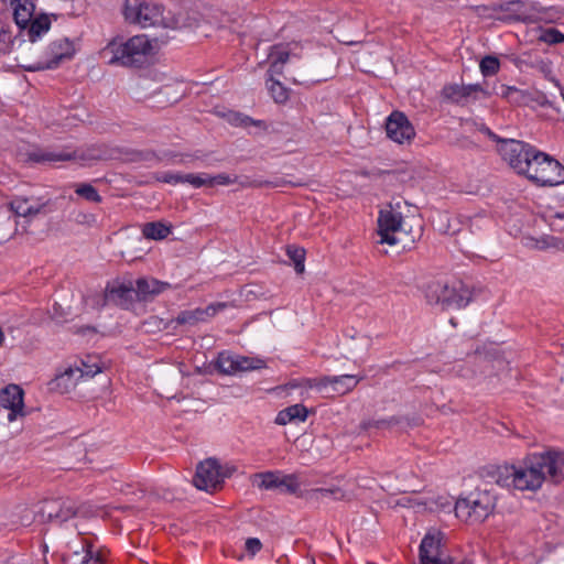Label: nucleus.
<instances>
[{
  "instance_id": "4c0bfd02",
  "label": "nucleus",
  "mask_w": 564,
  "mask_h": 564,
  "mask_svg": "<svg viewBox=\"0 0 564 564\" xmlns=\"http://www.w3.org/2000/svg\"><path fill=\"white\" fill-rule=\"evenodd\" d=\"M402 422V419L399 416H390L388 419H380V420H369L364 423L365 429H390L394 425H398Z\"/></svg>"
},
{
  "instance_id": "7c9ffc66",
  "label": "nucleus",
  "mask_w": 564,
  "mask_h": 564,
  "mask_svg": "<svg viewBox=\"0 0 564 564\" xmlns=\"http://www.w3.org/2000/svg\"><path fill=\"white\" fill-rule=\"evenodd\" d=\"M536 40L547 45H557L564 43V33L555 28H543L536 29Z\"/></svg>"
},
{
  "instance_id": "b1692460",
  "label": "nucleus",
  "mask_w": 564,
  "mask_h": 564,
  "mask_svg": "<svg viewBox=\"0 0 564 564\" xmlns=\"http://www.w3.org/2000/svg\"><path fill=\"white\" fill-rule=\"evenodd\" d=\"M229 364L228 367L225 366V362L219 364V369L224 373H232L235 371H249L257 370L265 367V362L259 358L251 357H240L236 360H227Z\"/></svg>"
},
{
  "instance_id": "f257e3e1",
  "label": "nucleus",
  "mask_w": 564,
  "mask_h": 564,
  "mask_svg": "<svg viewBox=\"0 0 564 564\" xmlns=\"http://www.w3.org/2000/svg\"><path fill=\"white\" fill-rule=\"evenodd\" d=\"M564 480V452L549 448L527 455L517 467L513 489L535 491L544 481L560 485Z\"/></svg>"
},
{
  "instance_id": "5fc2aeb1",
  "label": "nucleus",
  "mask_w": 564,
  "mask_h": 564,
  "mask_svg": "<svg viewBox=\"0 0 564 564\" xmlns=\"http://www.w3.org/2000/svg\"><path fill=\"white\" fill-rule=\"evenodd\" d=\"M482 133H485L490 140L498 143V145L502 144V141H507L508 139L500 138L498 134H496L490 128L486 126H481L479 129Z\"/></svg>"
},
{
  "instance_id": "c85d7f7f",
  "label": "nucleus",
  "mask_w": 564,
  "mask_h": 564,
  "mask_svg": "<svg viewBox=\"0 0 564 564\" xmlns=\"http://www.w3.org/2000/svg\"><path fill=\"white\" fill-rule=\"evenodd\" d=\"M361 379L362 377L357 378L354 375L333 376L332 389L338 394H346L352 391Z\"/></svg>"
},
{
  "instance_id": "aec40b11",
  "label": "nucleus",
  "mask_w": 564,
  "mask_h": 564,
  "mask_svg": "<svg viewBox=\"0 0 564 564\" xmlns=\"http://www.w3.org/2000/svg\"><path fill=\"white\" fill-rule=\"evenodd\" d=\"M163 7L158 3L145 2L140 17L139 25L142 28L162 24L165 28H177V21L174 19L167 20L163 15Z\"/></svg>"
},
{
  "instance_id": "a211bd4d",
  "label": "nucleus",
  "mask_w": 564,
  "mask_h": 564,
  "mask_svg": "<svg viewBox=\"0 0 564 564\" xmlns=\"http://www.w3.org/2000/svg\"><path fill=\"white\" fill-rule=\"evenodd\" d=\"M23 395L22 388L13 383L8 384L0 391V405L10 411L8 413L10 422L14 421L18 414H22L24 406Z\"/></svg>"
},
{
  "instance_id": "58836bf2",
  "label": "nucleus",
  "mask_w": 564,
  "mask_h": 564,
  "mask_svg": "<svg viewBox=\"0 0 564 564\" xmlns=\"http://www.w3.org/2000/svg\"><path fill=\"white\" fill-rule=\"evenodd\" d=\"M285 410L292 422H305L308 415L307 408L302 403L290 405Z\"/></svg>"
},
{
  "instance_id": "ea45409f",
  "label": "nucleus",
  "mask_w": 564,
  "mask_h": 564,
  "mask_svg": "<svg viewBox=\"0 0 564 564\" xmlns=\"http://www.w3.org/2000/svg\"><path fill=\"white\" fill-rule=\"evenodd\" d=\"M18 508L21 509L20 516H19V524L22 527H30L35 521L40 522V516L36 511L30 510L26 506H19Z\"/></svg>"
},
{
  "instance_id": "a18cd8bd",
  "label": "nucleus",
  "mask_w": 564,
  "mask_h": 564,
  "mask_svg": "<svg viewBox=\"0 0 564 564\" xmlns=\"http://www.w3.org/2000/svg\"><path fill=\"white\" fill-rule=\"evenodd\" d=\"M184 174L182 173H174V172H162L156 174V181L176 185L178 183H183Z\"/></svg>"
},
{
  "instance_id": "603ef678",
  "label": "nucleus",
  "mask_w": 564,
  "mask_h": 564,
  "mask_svg": "<svg viewBox=\"0 0 564 564\" xmlns=\"http://www.w3.org/2000/svg\"><path fill=\"white\" fill-rule=\"evenodd\" d=\"M246 550L249 554L256 555L262 549V543L257 538H248L246 540Z\"/></svg>"
},
{
  "instance_id": "412c9836",
  "label": "nucleus",
  "mask_w": 564,
  "mask_h": 564,
  "mask_svg": "<svg viewBox=\"0 0 564 564\" xmlns=\"http://www.w3.org/2000/svg\"><path fill=\"white\" fill-rule=\"evenodd\" d=\"M75 155L70 152L47 149H35L26 153V161L34 164H54L56 162L70 161Z\"/></svg>"
},
{
  "instance_id": "c9c22d12",
  "label": "nucleus",
  "mask_w": 564,
  "mask_h": 564,
  "mask_svg": "<svg viewBox=\"0 0 564 564\" xmlns=\"http://www.w3.org/2000/svg\"><path fill=\"white\" fill-rule=\"evenodd\" d=\"M75 193L82 198L93 203H100L102 199L98 191L89 183L78 184Z\"/></svg>"
},
{
  "instance_id": "4d7b16f0",
  "label": "nucleus",
  "mask_w": 564,
  "mask_h": 564,
  "mask_svg": "<svg viewBox=\"0 0 564 564\" xmlns=\"http://www.w3.org/2000/svg\"><path fill=\"white\" fill-rule=\"evenodd\" d=\"M522 2L520 0H512L499 6V9L502 11H510L512 7L520 6Z\"/></svg>"
},
{
  "instance_id": "f03ea898",
  "label": "nucleus",
  "mask_w": 564,
  "mask_h": 564,
  "mask_svg": "<svg viewBox=\"0 0 564 564\" xmlns=\"http://www.w3.org/2000/svg\"><path fill=\"white\" fill-rule=\"evenodd\" d=\"M496 502V494L484 485L457 499L455 514L466 523H481L494 512Z\"/></svg>"
},
{
  "instance_id": "13d9d810",
  "label": "nucleus",
  "mask_w": 564,
  "mask_h": 564,
  "mask_svg": "<svg viewBox=\"0 0 564 564\" xmlns=\"http://www.w3.org/2000/svg\"><path fill=\"white\" fill-rule=\"evenodd\" d=\"M401 204H402L401 199H398L397 202L391 203L390 210L399 212V209L401 208Z\"/></svg>"
},
{
  "instance_id": "bb28decb",
  "label": "nucleus",
  "mask_w": 564,
  "mask_h": 564,
  "mask_svg": "<svg viewBox=\"0 0 564 564\" xmlns=\"http://www.w3.org/2000/svg\"><path fill=\"white\" fill-rule=\"evenodd\" d=\"M172 225L164 221H150L142 226V235L150 240L165 239L172 232Z\"/></svg>"
},
{
  "instance_id": "6e6d98bb",
  "label": "nucleus",
  "mask_w": 564,
  "mask_h": 564,
  "mask_svg": "<svg viewBox=\"0 0 564 564\" xmlns=\"http://www.w3.org/2000/svg\"><path fill=\"white\" fill-rule=\"evenodd\" d=\"M274 422L278 425H286L289 423H292V420L288 415L286 410L283 409L276 414Z\"/></svg>"
},
{
  "instance_id": "2f4dec72",
  "label": "nucleus",
  "mask_w": 564,
  "mask_h": 564,
  "mask_svg": "<svg viewBox=\"0 0 564 564\" xmlns=\"http://www.w3.org/2000/svg\"><path fill=\"white\" fill-rule=\"evenodd\" d=\"M144 3L141 0H126L122 11L126 21L139 24Z\"/></svg>"
},
{
  "instance_id": "5701e85b",
  "label": "nucleus",
  "mask_w": 564,
  "mask_h": 564,
  "mask_svg": "<svg viewBox=\"0 0 564 564\" xmlns=\"http://www.w3.org/2000/svg\"><path fill=\"white\" fill-rule=\"evenodd\" d=\"M13 6V19L20 31L26 29L33 19L35 4L32 0H10Z\"/></svg>"
},
{
  "instance_id": "0e129e2a",
  "label": "nucleus",
  "mask_w": 564,
  "mask_h": 564,
  "mask_svg": "<svg viewBox=\"0 0 564 564\" xmlns=\"http://www.w3.org/2000/svg\"><path fill=\"white\" fill-rule=\"evenodd\" d=\"M85 329H87V330H89V332H95V330H96V329H95L94 327H91V326H87V327H85Z\"/></svg>"
},
{
  "instance_id": "052dcab7",
  "label": "nucleus",
  "mask_w": 564,
  "mask_h": 564,
  "mask_svg": "<svg viewBox=\"0 0 564 564\" xmlns=\"http://www.w3.org/2000/svg\"><path fill=\"white\" fill-rule=\"evenodd\" d=\"M513 61L518 67H521L522 63H524V59L522 57H516Z\"/></svg>"
},
{
  "instance_id": "c756f323",
  "label": "nucleus",
  "mask_w": 564,
  "mask_h": 564,
  "mask_svg": "<svg viewBox=\"0 0 564 564\" xmlns=\"http://www.w3.org/2000/svg\"><path fill=\"white\" fill-rule=\"evenodd\" d=\"M267 88L270 96L276 104H284L289 100V89L274 76H267L265 79Z\"/></svg>"
},
{
  "instance_id": "9b49d317",
  "label": "nucleus",
  "mask_w": 564,
  "mask_h": 564,
  "mask_svg": "<svg viewBox=\"0 0 564 564\" xmlns=\"http://www.w3.org/2000/svg\"><path fill=\"white\" fill-rule=\"evenodd\" d=\"M402 214L394 210H380L378 217V235L380 243L390 246L401 242L400 235H405L402 230Z\"/></svg>"
},
{
  "instance_id": "393cba45",
  "label": "nucleus",
  "mask_w": 564,
  "mask_h": 564,
  "mask_svg": "<svg viewBox=\"0 0 564 564\" xmlns=\"http://www.w3.org/2000/svg\"><path fill=\"white\" fill-rule=\"evenodd\" d=\"M51 28V20L47 14H41L33 18L26 26V35L29 41L34 43Z\"/></svg>"
},
{
  "instance_id": "4be33fe9",
  "label": "nucleus",
  "mask_w": 564,
  "mask_h": 564,
  "mask_svg": "<svg viewBox=\"0 0 564 564\" xmlns=\"http://www.w3.org/2000/svg\"><path fill=\"white\" fill-rule=\"evenodd\" d=\"M291 53L288 44H275L270 47L268 59L270 63L267 76H279L283 74V67L289 62Z\"/></svg>"
},
{
  "instance_id": "8fccbe9b",
  "label": "nucleus",
  "mask_w": 564,
  "mask_h": 564,
  "mask_svg": "<svg viewBox=\"0 0 564 564\" xmlns=\"http://www.w3.org/2000/svg\"><path fill=\"white\" fill-rule=\"evenodd\" d=\"M195 315L191 312V310L182 311L178 313V315L175 317L174 322L177 325H189L194 326L196 325Z\"/></svg>"
},
{
  "instance_id": "de8ad7c7",
  "label": "nucleus",
  "mask_w": 564,
  "mask_h": 564,
  "mask_svg": "<svg viewBox=\"0 0 564 564\" xmlns=\"http://www.w3.org/2000/svg\"><path fill=\"white\" fill-rule=\"evenodd\" d=\"M306 384L308 388H316L322 391L333 386V376H324L322 378L307 379Z\"/></svg>"
},
{
  "instance_id": "864d4df0",
  "label": "nucleus",
  "mask_w": 564,
  "mask_h": 564,
  "mask_svg": "<svg viewBox=\"0 0 564 564\" xmlns=\"http://www.w3.org/2000/svg\"><path fill=\"white\" fill-rule=\"evenodd\" d=\"M286 184H291V182L284 180V178H278L275 181H264L259 184V186H265V187H281ZM293 186H297V183H292Z\"/></svg>"
},
{
  "instance_id": "6ab92c4d",
  "label": "nucleus",
  "mask_w": 564,
  "mask_h": 564,
  "mask_svg": "<svg viewBox=\"0 0 564 564\" xmlns=\"http://www.w3.org/2000/svg\"><path fill=\"white\" fill-rule=\"evenodd\" d=\"M486 94L480 84L458 85L447 84L442 89V97L453 104H464L469 98L477 99V94Z\"/></svg>"
},
{
  "instance_id": "e2e57ef3",
  "label": "nucleus",
  "mask_w": 564,
  "mask_h": 564,
  "mask_svg": "<svg viewBox=\"0 0 564 564\" xmlns=\"http://www.w3.org/2000/svg\"><path fill=\"white\" fill-rule=\"evenodd\" d=\"M232 470H234L232 468L226 467V468H224V474H229V477H230Z\"/></svg>"
},
{
  "instance_id": "20e7f679",
  "label": "nucleus",
  "mask_w": 564,
  "mask_h": 564,
  "mask_svg": "<svg viewBox=\"0 0 564 564\" xmlns=\"http://www.w3.org/2000/svg\"><path fill=\"white\" fill-rule=\"evenodd\" d=\"M426 300L432 305H441L443 310L464 308L473 300V292L462 281L452 284L432 281L425 291Z\"/></svg>"
},
{
  "instance_id": "79ce46f5",
  "label": "nucleus",
  "mask_w": 564,
  "mask_h": 564,
  "mask_svg": "<svg viewBox=\"0 0 564 564\" xmlns=\"http://www.w3.org/2000/svg\"><path fill=\"white\" fill-rule=\"evenodd\" d=\"M183 183H188L195 188H199L202 186L208 185V174H184Z\"/></svg>"
},
{
  "instance_id": "423d86ee",
  "label": "nucleus",
  "mask_w": 564,
  "mask_h": 564,
  "mask_svg": "<svg viewBox=\"0 0 564 564\" xmlns=\"http://www.w3.org/2000/svg\"><path fill=\"white\" fill-rule=\"evenodd\" d=\"M497 151L511 169L525 176L540 150L524 141L508 139L498 145Z\"/></svg>"
},
{
  "instance_id": "f704fd0d",
  "label": "nucleus",
  "mask_w": 564,
  "mask_h": 564,
  "mask_svg": "<svg viewBox=\"0 0 564 564\" xmlns=\"http://www.w3.org/2000/svg\"><path fill=\"white\" fill-rule=\"evenodd\" d=\"M479 67L484 77H491L500 69L499 58L494 55H486L480 61Z\"/></svg>"
},
{
  "instance_id": "680f3d73",
  "label": "nucleus",
  "mask_w": 564,
  "mask_h": 564,
  "mask_svg": "<svg viewBox=\"0 0 564 564\" xmlns=\"http://www.w3.org/2000/svg\"><path fill=\"white\" fill-rule=\"evenodd\" d=\"M89 219L95 221V216L94 215H84V220L85 221H89Z\"/></svg>"
},
{
  "instance_id": "f3484780",
  "label": "nucleus",
  "mask_w": 564,
  "mask_h": 564,
  "mask_svg": "<svg viewBox=\"0 0 564 564\" xmlns=\"http://www.w3.org/2000/svg\"><path fill=\"white\" fill-rule=\"evenodd\" d=\"M134 285L135 299L138 302H152L164 291L171 289L169 282L160 281L154 278L142 276L137 279Z\"/></svg>"
},
{
  "instance_id": "09e8293b",
  "label": "nucleus",
  "mask_w": 564,
  "mask_h": 564,
  "mask_svg": "<svg viewBox=\"0 0 564 564\" xmlns=\"http://www.w3.org/2000/svg\"><path fill=\"white\" fill-rule=\"evenodd\" d=\"M232 122L235 124H238V126H243V127H248V126H257V127H262L264 124V122L262 120H254L252 119L251 117L249 116H243L239 112H235L232 115Z\"/></svg>"
},
{
  "instance_id": "0eeeda50",
  "label": "nucleus",
  "mask_w": 564,
  "mask_h": 564,
  "mask_svg": "<svg viewBox=\"0 0 564 564\" xmlns=\"http://www.w3.org/2000/svg\"><path fill=\"white\" fill-rule=\"evenodd\" d=\"M37 514L40 516V523H55L58 525L64 524L68 520L78 514V507L70 498H51L40 501Z\"/></svg>"
},
{
  "instance_id": "e433bc0d",
  "label": "nucleus",
  "mask_w": 564,
  "mask_h": 564,
  "mask_svg": "<svg viewBox=\"0 0 564 564\" xmlns=\"http://www.w3.org/2000/svg\"><path fill=\"white\" fill-rule=\"evenodd\" d=\"M525 93L514 86H501V97L506 98L509 102L521 104L525 99Z\"/></svg>"
},
{
  "instance_id": "bf43d9fd",
  "label": "nucleus",
  "mask_w": 564,
  "mask_h": 564,
  "mask_svg": "<svg viewBox=\"0 0 564 564\" xmlns=\"http://www.w3.org/2000/svg\"><path fill=\"white\" fill-rule=\"evenodd\" d=\"M539 64H540V69H541L542 72L550 70V65H549V63H545L544 61H540V62H539Z\"/></svg>"
},
{
  "instance_id": "9d476101",
  "label": "nucleus",
  "mask_w": 564,
  "mask_h": 564,
  "mask_svg": "<svg viewBox=\"0 0 564 564\" xmlns=\"http://www.w3.org/2000/svg\"><path fill=\"white\" fill-rule=\"evenodd\" d=\"M259 489H279L283 494L295 495L300 492V482L296 474H283L282 471H264L254 475Z\"/></svg>"
},
{
  "instance_id": "39448f33",
  "label": "nucleus",
  "mask_w": 564,
  "mask_h": 564,
  "mask_svg": "<svg viewBox=\"0 0 564 564\" xmlns=\"http://www.w3.org/2000/svg\"><path fill=\"white\" fill-rule=\"evenodd\" d=\"M525 177L538 186H557L564 183V166L547 153L539 151Z\"/></svg>"
},
{
  "instance_id": "1a4fd4ad",
  "label": "nucleus",
  "mask_w": 564,
  "mask_h": 564,
  "mask_svg": "<svg viewBox=\"0 0 564 564\" xmlns=\"http://www.w3.org/2000/svg\"><path fill=\"white\" fill-rule=\"evenodd\" d=\"M75 54L73 43L68 37H62L51 42L46 48L45 61H37L31 65L24 66L28 72H41L57 68L63 61L70 59Z\"/></svg>"
},
{
  "instance_id": "f8f14e48",
  "label": "nucleus",
  "mask_w": 564,
  "mask_h": 564,
  "mask_svg": "<svg viewBox=\"0 0 564 564\" xmlns=\"http://www.w3.org/2000/svg\"><path fill=\"white\" fill-rule=\"evenodd\" d=\"M135 301V290L132 282L113 281L107 283L101 306L112 304L122 310H130Z\"/></svg>"
},
{
  "instance_id": "ddd939ff",
  "label": "nucleus",
  "mask_w": 564,
  "mask_h": 564,
  "mask_svg": "<svg viewBox=\"0 0 564 564\" xmlns=\"http://www.w3.org/2000/svg\"><path fill=\"white\" fill-rule=\"evenodd\" d=\"M443 534L440 531L427 532L422 539L419 549L421 564H453L451 556H444L442 552Z\"/></svg>"
},
{
  "instance_id": "dca6fc26",
  "label": "nucleus",
  "mask_w": 564,
  "mask_h": 564,
  "mask_svg": "<svg viewBox=\"0 0 564 564\" xmlns=\"http://www.w3.org/2000/svg\"><path fill=\"white\" fill-rule=\"evenodd\" d=\"M517 467L514 465H490L486 466L480 470V476L485 479L486 487L489 484H497L503 488H513L514 475Z\"/></svg>"
},
{
  "instance_id": "473e14b6",
  "label": "nucleus",
  "mask_w": 564,
  "mask_h": 564,
  "mask_svg": "<svg viewBox=\"0 0 564 564\" xmlns=\"http://www.w3.org/2000/svg\"><path fill=\"white\" fill-rule=\"evenodd\" d=\"M228 306L225 302H216L212 303L205 308L197 307L195 310H191V312L195 315V321L198 324L199 322H206L209 317L215 316L217 313L224 311Z\"/></svg>"
},
{
  "instance_id": "4468645a",
  "label": "nucleus",
  "mask_w": 564,
  "mask_h": 564,
  "mask_svg": "<svg viewBox=\"0 0 564 564\" xmlns=\"http://www.w3.org/2000/svg\"><path fill=\"white\" fill-rule=\"evenodd\" d=\"M387 137L392 141L403 144L410 142L415 137V130L408 117L402 112L394 110L386 119Z\"/></svg>"
},
{
  "instance_id": "37998d69",
  "label": "nucleus",
  "mask_w": 564,
  "mask_h": 564,
  "mask_svg": "<svg viewBox=\"0 0 564 564\" xmlns=\"http://www.w3.org/2000/svg\"><path fill=\"white\" fill-rule=\"evenodd\" d=\"M319 491H326L325 494H321L323 501L327 499H332L335 501L348 500V496L345 491H343L339 487L333 488H319Z\"/></svg>"
},
{
  "instance_id": "a19ab883",
  "label": "nucleus",
  "mask_w": 564,
  "mask_h": 564,
  "mask_svg": "<svg viewBox=\"0 0 564 564\" xmlns=\"http://www.w3.org/2000/svg\"><path fill=\"white\" fill-rule=\"evenodd\" d=\"M326 491H319V488H314L310 490H300L297 494V498L304 499L306 502L312 505H319L323 501L322 495Z\"/></svg>"
},
{
  "instance_id": "2eb2a0df",
  "label": "nucleus",
  "mask_w": 564,
  "mask_h": 564,
  "mask_svg": "<svg viewBox=\"0 0 564 564\" xmlns=\"http://www.w3.org/2000/svg\"><path fill=\"white\" fill-rule=\"evenodd\" d=\"M100 371L101 369L98 366H96L95 369L86 367L85 370H80L79 368L73 369L72 367H68L50 381V389L62 394L67 393L75 388L77 379L83 377V375L94 377Z\"/></svg>"
},
{
  "instance_id": "338daca9",
  "label": "nucleus",
  "mask_w": 564,
  "mask_h": 564,
  "mask_svg": "<svg viewBox=\"0 0 564 564\" xmlns=\"http://www.w3.org/2000/svg\"><path fill=\"white\" fill-rule=\"evenodd\" d=\"M83 534H85V532L78 530V535H83Z\"/></svg>"
},
{
  "instance_id": "7ed1b4c3",
  "label": "nucleus",
  "mask_w": 564,
  "mask_h": 564,
  "mask_svg": "<svg viewBox=\"0 0 564 564\" xmlns=\"http://www.w3.org/2000/svg\"><path fill=\"white\" fill-rule=\"evenodd\" d=\"M151 53V41L144 34L132 36L126 42L115 39L104 48V54L111 55L108 62L110 65L129 67L141 66Z\"/></svg>"
},
{
  "instance_id": "49530a36",
  "label": "nucleus",
  "mask_w": 564,
  "mask_h": 564,
  "mask_svg": "<svg viewBox=\"0 0 564 564\" xmlns=\"http://www.w3.org/2000/svg\"><path fill=\"white\" fill-rule=\"evenodd\" d=\"M31 209L33 210L32 212V217L39 215V214H47V213H51L53 209H52V203L50 199H46V200H42L41 198L36 199V202H32L31 200Z\"/></svg>"
},
{
  "instance_id": "72a5a7b5",
  "label": "nucleus",
  "mask_w": 564,
  "mask_h": 564,
  "mask_svg": "<svg viewBox=\"0 0 564 564\" xmlns=\"http://www.w3.org/2000/svg\"><path fill=\"white\" fill-rule=\"evenodd\" d=\"M286 256L293 262L295 272L302 274L305 270V250L296 246H288Z\"/></svg>"
},
{
  "instance_id": "c03bdc74",
  "label": "nucleus",
  "mask_w": 564,
  "mask_h": 564,
  "mask_svg": "<svg viewBox=\"0 0 564 564\" xmlns=\"http://www.w3.org/2000/svg\"><path fill=\"white\" fill-rule=\"evenodd\" d=\"M13 36L9 26L0 30V52H9L13 45Z\"/></svg>"
},
{
  "instance_id": "6e6552de",
  "label": "nucleus",
  "mask_w": 564,
  "mask_h": 564,
  "mask_svg": "<svg viewBox=\"0 0 564 564\" xmlns=\"http://www.w3.org/2000/svg\"><path fill=\"white\" fill-rule=\"evenodd\" d=\"M229 474H224V467L215 458L200 462L193 478L194 486L199 490L214 492L223 487Z\"/></svg>"
},
{
  "instance_id": "a878e982",
  "label": "nucleus",
  "mask_w": 564,
  "mask_h": 564,
  "mask_svg": "<svg viewBox=\"0 0 564 564\" xmlns=\"http://www.w3.org/2000/svg\"><path fill=\"white\" fill-rule=\"evenodd\" d=\"M31 199L26 197H17L10 203V210L13 213V216L7 213L6 215V223L10 227L13 223H15L17 216L22 217H32V209H31Z\"/></svg>"
},
{
  "instance_id": "69168bd1",
  "label": "nucleus",
  "mask_w": 564,
  "mask_h": 564,
  "mask_svg": "<svg viewBox=\"0 0 564 564\" xmlns=\"http://www.w3.org/2000/svg\"><path fill=\"white\" fill-rule=\"evenodd\" d=\"M557 217H558V218H564V213H558V214H557Z\"/></svg>"
},
{
  "instance_id": "cd10ccee",
  "label": "nucleus",
  "mask_w": 564,
  "mask_h": 564,
  "mask_svg": "<svg viewBox=\"0 0 564 564\" xmlns=\"http://www.w3.org/2000/svg\"><path fill=\"white\" fill-rule=\"evenodd\" d=\"M94 543L88 539H83L80 542V551L74 550V556H80L82 553L84 555L80 557L78 564H88L89 562H94L95 564H104V560L100 553H94L93 551Z\"/></svg>"
},
{
  "instance_id": "3c124183",
  "label": "nucleus",
  "mask_w": 564,
  "mask_h": 564,
  "mask_svg": "<svg viewBox=\"0 0 564 564\" xmlns=\"http://www.w3.org/2000/svg\"><path fill=\"white\" fill-rule=\"evenodd\" d=\"M234 182L235 181L228 174H225V173H220V174H217L215 176L208 175V185L209 186H213L215 184H217V185H230Z\"/></svg>"
}]
</instances>
